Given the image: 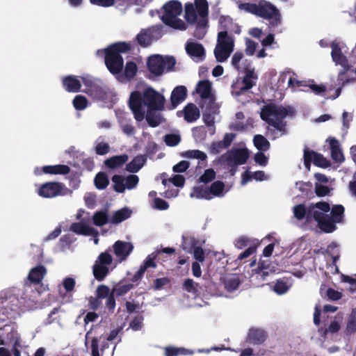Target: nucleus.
<instances>
[{"instance_id":"obj_1","label":"nucleus","mask_w":356,"mask_h":356,"mask_svg":"<svg viewBox=\"0 0 356 356\" xmlns=\"http://www.w3.org/2000/svg\"><path fill=\"white\" fill-rule=\"evenodd\" d=\"M344 208L341 204L330 209L327 202H317L306 207L300 204L293 207V215L298 220L305 219L307 222L314 220L325 232H332L336 229L335 223L340 222L343 217Z\"/></svg>"},{"instance_id":"obj_2","label":"nucleus","mask_w":356,"mask_h":356,"mask_svg":"<svg viewBox=\"0 0 356 356\" xmlns=\"http://www.w3.org/2000/svg\"><path fill=\"white\" fill-rule=\"evenodd\" d=\"M165 99L162 95L152 88H147L143 92H131L129 105L135 119L138 122L143 120L147 110H161Z\"/></svg>"},{"instance_id":"obj_3","label":"nucleus","mask_w":356,"mask_h":356,"mask_svg":"<svg viewBox=\"0 0 356 356\" xmlns=\"http://www.w3.org/2000/svg\"><path fill=\"white\" fill-rule=\"evenodd\" d=\"M291 113V108L275 104H266L262 107L260 113L261 118L274 128V129H268V131L274 134L273 138L286 134V123L284 120Z\"/></svg>"},{"instance_id":"obj_4","label":"nucleus","mask_w":356,"mask_h":356,"mask_svg":"<svg viewBox=\"0 0 356 356\" xmlns=\"http://www.w3.org/2000/svg\"><path fill=\"white\" fill-rule=\"evenodd\" d=\"M208 12L207 0H195V6L192 3H187L185 6V18L189 23H196L195 35L200 39L206 33Z\"/></svg>"},{"instance_id":"obj_5","label":"nucleus","mask_w":356,"mask_h":356,"mask_svg":"<svg viewBox=\"0 0 356 356\" xmlns=\"http://www.w3.org/2000/svg\"><path fill=\"white\" fill-rule=\"evenodd\" d=\"M131 48L130 43L119 42L111 44L108 48L97 51V56L104 58L105 64L112 74L119 73L123 66L121 53H125Z\"/></svg>"},{"instance_id":"obj_6","label":"nucleus","mask_w":356,"mask_h":356,"mask_svg":"<svg viewBox=\"0 0 356 356\" xmlns=\"http://www.w3.org/2000/svg\"><path fill=\"white\" fill-rule=\"evenodd\" d=\"M238 8L268 20L270 28H275L282 22L280 10L268 1L263 0L258 3H241Z\"/></svg>"},{"instance_id":"obj_7","label":"nucleus","mask_w":356,"mask_h":356,"mask_svg":"<svg viewBox=\"0 0 356 356\" xmlns=\"http://www.w3.org/2000/svg\"><path fill=\"white\" fill-rule=\"evenodd\" d=\"M81 79L86 88L84 92L92 98L105 104H113L116 102L115 92L104 85L100 80L89 75H84Z\"/></svg>"},{"instance_id":"obj_8","label":"nucleus","mask_w":356,"mask_h":356,"mask_svg":"<svg viewBox=\"0 0 356 356\" xmlns=\"http://www.w3.org/2000/svg\"><path fill=\"white\" fill-rule=\"evenodd\" d=\"M164 13L161 16L162 22L166 25L179 30H185V22L179 18L182 13V6L178 1H170L163 6Z\"/></svg>"},{"instance_id":"obj_9","label":"nucleus","mask_w":356,"mask_h":356,"mask_svg":"<svg viewBox=\"0 0 356 356\" xmlns=\"http://www.w3.org/2000/svg\"><path fill=\"white\" fill-rule=\"evenodd\" d=\"M235 39L229 31H222L218 33L217 44L214 49V55L218 62L223 63L227 60L234 51Z\"/></svg>"},{"instance_id":"obj_10","label":"nucleus","mask_w":356,"mask_h":356,"mask_svg":"<svg viewBox=\"0 0 356 356\" xmlns=\"http://www.w3.org/2000/svg\"><path fill=\"white\" fill-rule=\"evenodd\" d=\"M228 189L225 188V184L222 181H216L209 187L207 186L195 187L190 196L197 199L210 200L216 197H224Z\"/></svg>"},{"instance_id":"obj_11","label":"nucleus","mask_w":356,"mask_h":356,"mask_svg":"<svg viewBox=\"0 0 356 356\" xmlns=\"http://www.w3.org/2000/svg\"><path fill=\"white\" fill-rule=\"evenodd\" d=\"M104 332V329L99 324L92 325L86 332L85 344L87 345L88 341L91 340L92 356H102L100 351L103 352L108 347V344L104 341L100 346Z\"/></svg>"},{"instance_id":"obj_12","label":"nucleus","mask_w":356,"mask_h":356,"mask_svg":"<svg viewBox=\"0 0 356 356\" xmlns=\"http://www.w3.org/2000/svg\"><path fill=\"white\" fill-rule=\"evenodd\" d=\"M0 345L12 346L14 356H21L18 347L20 346V337L14 324L5 325L0 333Z\"/></svg>"},{"instance_id":"obj_13","label":"nucleus","mask_w":356,"mask_h":356,"mask_svg":"<svg viewBox=\"0 0 356 356\" xmlns=\"http://www.w3.org/2000/svg\"><path fill=\"white\" fill-rule=\"evenodd\" d=\"M175 63V59L172 56L153 55L148 58L147 67L152 74L159 76L165 71L172 70Z\"/></svg>"},{"instance_id":"obj_14","label":"nucleus","mask_w":356,"mask_h":356,"mask_svg":"<svg viewBox=\"0 0 356 356\" xmlns=\"http://www.w3.org/2000/svg\"><path fill=\"white\" fill-rule=\"evenodd\" d=\"M243 72L245 73V76L241 81H237L232 85V93L236 97H238L243 94L245 92L251 89L254 86L256 85L257 81V75L254 72V68L250 67Z\"/></svg>"},{"instance_id":"obj_15","label":"nucleus","mask_w":356,"mask_h":356,"mask_svg":"<svg viewBox=\"0 0 356 356\" xmlns=\"http://www.w3.org/2000/svg\"><path fill=\"white\" fill-rule=\"evenodd\" d=\"M330 47L332 49L331 57L332 61L336 66H340L341 68L338 74V79L342 81V76L350 70L352 66L349 64L346 56L343 54L339 42L337 40L332 42Z\"/></svg>"},{"instance_id":"obj_16","label":"nucleus","mask_w":356,"mask_h":356,"mask_svg":"<svg viewBox=\"0 0 356 356\" xmlns=\"http://www.w3.org/2000/svg\"><path fill=\"white\" fill-rule=\"evenodd\" d=\"M112 262L113 257L110 253H101L93 266V275L95 279L102 281L108 275Z\"/></svg>"},{"instance_id":"obj_17","label":"nucleus","mask_w":356,"mask_h":356,"mask_svg":"<svg viewBox=\"0 0 356 356\" xmlns=\"http://www.w3.org/2000/svg\"><path fill=\"white\" fill-rule=\"evenodd\" d=\"M38 296L39 292L33 286L26 284L14 299L18 302L19 307L31 309Z\"/></svg>"},{"instance_id":"obj_18","label":"nucleus","mask_w":356,"mask_h":356,"mask_svg":"<svg viewBox=\"0 0 356 356\" xmlns=\"http://www.w3.org/2000/svg\"><path fill=\"white\" fill-rule=\"evenodd\" d=\"M113 189L120 193H124L126 190L135 188L139 182V178L136 175H129L126 177L115 175L112 177Z\"/></svg>"},{"instance_id":"obj_19","label":"nucleus","mask_w":356,"mask_h":356,"mask_svg":"<svg viewBox=\"0 0 356 356\" xmlns=\"http://www.w3.org/2000/svg\"><path fill=\"white\" fill-rule=\"evenodd\" d=\"M69 190L58 182H47L42 184L38 189V194L44 198H52L58 195H65Z\"/></svg>"},{"instance_id":"obj_20","label":"nucleus","mask_w":356,"mask_h":356,"mask_svg":"<svg viewBox=\"0 0 356 356\" xmlns=\"http://www.w3.org/2000/svg\"><path fill=\"white\" fill-rule=\"evenodd\" d=\"M249 157V152L246 148H233L228 151L224 158L230 166L244 164Z\"/></svg>"},{"instance_id":"obj_21","label":"nucleus","mask_w":356,"mask_h":356,"mask_svg":"<svg viewBox=\"0 0 356 356\" xmlns=\"http://www.w3.org/2000/svg\"><path fill=\"white\" fill-rule=\"evenodd\" d=\"M200 105L203 111V120L210 127L211 134H213L215 133L214 120L216 115L219 113V106L216 102Z\"/></svg>"},{"instance_id":"obj_22","label":"nucleus","mask_w":356,"mask_h":356,"mask_svg":"<svg viewBox=\"0 0 356 356\" xmlns=\"http://www.w3.org/2000/svg\"><path fill=\"white\" fill-rule=\"evenodd\" d=\"M211 83L207 80L200 81L196 86V92L201 98L200 104L216 102L215 97L212 93Z\"/></svg>"},{"instance_id":"obj_23","label":"nucleus","mask_w":356,"mask_h":356,"mask_svg":"<svg viewBox=\"0 0 356 356\" xmlns=\"http://www.w3.org/2000/svg\"><path fill=\"white\" fill-rule=\"evenodd\" d=\"M115 113L118 124L122 132L127 136H134L135 134V128L131 124L130 115L121 109L115 110Z\"/></svg>"},{"instance_id":"obj_24","label":"nucleus","mask_w":356,"mask_h":356,"mask_svg":"<svg viewBox=\"0 0 356 356\" xmlns=\"http://www.w3.org/2000/svg\"><path fill=\"white\" fill-rule=\"evenodd\" d=\"M312 161L314 165L322 168H327L330 165V162L321 154L305 149L304 151V163L308 170H310Z\"/></svg>"},{"instance_id":"obj_25","label":"nucleus","mask_w":356,"mask_h":356,"mask_svg":"<svg viewBox=\"0 0 356 356\" xmlns=\"http://www.w3.org/2000/svg\"><path fill=\"white\" fill-rule=\"evenodd\" d=\"M113 249L118 260L122 262L131 253L134 246L129 242L118 241L113 244Z\"/></svg>"},{"instance_id":"obj_26","label":"nucleus","mask_w":356,"mask_h":356,"mask_svg":"<svg viewBox=\"0 0 356 356\" xmlns=\"http://www.w3.org/2000/svg\"><path fill=\"white\" fill-rule=\"evenodd\" d=\"M157 29L155 26L142 29L136 37V39L138 44L144 47L151 44V43L154 40L153 33Z\"/></svg>"},{"instance_id":"obj_27","label":"nucleus","mask_w":356,"mask_h":356,"mask_svg":"<svg viewBox=\"0 0 356 356\" xmlns=\"http://www.w3.org/2000/svg\"><path fill=\"white\" fill-rule=\"evenodd\" d=\"M186 51L187 54L193 58V60L199 61L202 60L204 49L202 44L193 41H188L186 44Z\"/></svg>"},{"instance_id":"obj_28","label":"nucleus","mask_w":356,"mask_h":356,"mask_svg":"<svg viewBox=\"0 0 356 356\" xmlns=\"http://www.w3.org/2000/svg\"><path fill=\"white\" fill-rule=\"evenodd\" d=\"M231 64L234 69L241 72L252 67L250 62L247 59H244L243 54L241 51H236L234 54Z\"/></svg>"},{"instance_id":"obj_29","label":"nucleus","mask_w":356,"mask_h":356,"mask_svg":"<svg viewBox=\"0 0 356 356\" xmlns=\"http://www.w3.org/2000/svg\"><path fill=\"white\" fill-rule=\"evenodd\" d=\"M184 120L188 122L196 121L200 116L199 108L194 104H188L182 111Z\"/></svg>"},{"instance_id":"obj_30","label":"nucleus","mask_w":356,"mask_h":356,"mask_svg":"<svg viewBox=\"0 0 356 356\" xmlns=\"http://www.w3.org/2000/svg\"><path fill=\"white\" fill-rule=\"evenodd\" d=\"M47 273V269L43 266L39 265L30 270L28 280L31 283L39 284Z\"/></svg>"},{"instance_id":"obj_31","label":"nucleus","mask_w":356,"mask_h":356,"mask_svg":"<svg viewBox=\"0 0 356 356\" xmlns=\"http://www.w3.org/2000/svg\"><path fill=\"white\" fill-rule=\"evenodd\" d=\"M241 178V184L243 186L245 185L252 179H254L256 181H264L269 179V177L267 175H266L264 171L261 170L255 172L245 171L242 175Z\"/></svg>"},{"instance_id":"obj_32","label":"nucleus","mask_w":356,"mask_h":356,"mask_svg":"<svg viewBox=\"0 0 356 356\" xmlns=\"http://www.w3.org/2000/svg\"><path fill=\"white\" fill-rule=\"evenodd\" d=\"M64 88L70 92H77L81 88V81L75 76H67L63 79Z\"/></svg>"},{"instance_id":"obj_33","label":"nucleus","mask_w":356,"mask_h":356,"mask_svg":"<svg viewBox=\"0 0 356 356\" xmlns=\"http://www.w3.org/2000/svg\"><path fill=\"white\" fill-rule=\"evenodd\" d=\"M186 88L185 86H180L176 87L171 94V103L172 108H176L181 102H182L186 97Z\"/></svg>"},{"instance_id":"obj_34","label":"nucleus","mask_w":356,"mask_h":356,"mask_svg":"<svg viewBox=\"0 0 356 356\" xmlns=\"http://www.w3.org/2000/svg\"><path fill=\"white\" fill-rule=\"evenodd\" d=\"M266 339V334L264 330L259 328H251L248 334V339L254 344H260Z\"/></svg>"},{"instance_id":"obj_35","label":"nucleus","mask_w":356,"mask_h":356,"mask_svg":"<svg viewBox=\"0 0 356 356\" xmlns=\"http://www.w3.org/2000/svg\"><path fill=\"white\" fill-rule=\"evenodd\" d=\"M132 213L131 209L127 207L122 208L115 211L110 217L109 222L112 224H119L121 222L128 219Z\"/></svg>"},{"instance_id":"obj_36","label":"nucleus","mask_w":356,"mask_h":356,"mask_svg":"<svg viewBox=\"0 0 356 356\" xmlns=\"http://www.w3.org/2000/svg\"><path fill=\"white\" fill-rule=\"evenodd\" d=\"M129 159L127 154L114 156L104 161L105 165L110 169H115L122 166Z\"/></svg>"},{"instance_id":"obj_37","label":"nucleus","mask_w":356,"mask_h":356,"mask_svg":"<svg viewBox=\"0 0 356 356\" xmlns=\"http://www.w3.org/2000/svg\"><path fill=\"white\" fill-rule=\"evenodd\" d=\"M330 146L332 159L336 162L342 163L344 161V156L338 140L334 138L330 139Z\"/></svg>"},{"instance_id":"obj_38","label":"nucleus","mask_w":356,"mask_h":356,"mask_svg":"<svg viewBox=\"0 0 356 356\" xmlns=\"http://www.w3.org/2000/svg\"><path fill=\"white\" fill-rule=\"evenodd\" d=\"M42 171L44 174L67 175L70 169L66 165H44L42 166Z\"/></svg>"},{"instance_id":"obj_39","label":"nucleus","mask_w":356,"mask_h":356,"mask_svg":"<svg viewBox=\"0 0 356 356\" xmlns=\"http://www.w3.org/2000/svg\"><path fill=\"white\" fill-rule=\"evenodd\" d=\"M146 159L144 156H137L126 165V170L129 172H137L144 165Z\"/></svg>"},{"instance_id":"obj_40","label":"nucleus","mask_w":356,"mask_h":356,"mask_svg":"<svg viewBox=\"0 0 356 356\" xmlns=\"http://www.w3.org/2000/svg\"><path fill=\"white\" fill-rule=\"evenodd\" d=\"M159 110H147L146 120L153 127L159 126L163 122V117L157 112Z\"/></svg>"},{"instance_id":"obj_41","label":"nucleus","mask_w":356,"mask_h":356,"mask_svg":"<svg viewBox=\"0 0 356 356\" xmlns=\"http://www.w3.org/2000/svg\"><path fill=\"white\" fill-rule=\"evenodd\" d=\"M70 229L76 234L83 235H91L94 232L92 227L83 222L72 223Z\"/></svg>"},{"instance_id":"obj_42","label":"nucleus","mask_w":356,"mask_h":356,"mask_svg":"<svg viewBox=\"0 0 356 356\" xmlns=\"http://www.w3.org/2000/svg\"><path fill=\"white\" fill-rule=\"evenodd\" d=\"M259 244V241L257 238H250L247 236H241L238 238L234 243L236 248L238 249H242L245 247H250L254 245L257 247Z\"/></svg>"},{"instance_id":"obj_43","label":"nucleus","mask_w":356,"mask_h":356,"mask_svg":"<svg viewBox=\"0 0 356 356\" xmlns=\"http://www.w3.org/2000/svg\"><path fill=\"white\" fill-rule=\"evenodd\" d=\"M297 87H306L308 86L316 95H321L325 91V87L323 86H318L314 83L313 80L296 81Z\"/></svg>"},{"instance_id":"obj_44","label":"nucleus","mask_w":356,"mask_h":356,"mask_svg":"<svg viewBox=\"0 0 356 356\" xmlns=\"http://www.w3.org/2000/svg\"><path fill=\"white\" fill-rule=\"evenodd\" d=\"M184 289L194 296H198L202 291V286L192 279H186L183 284Z\"/></svg>"},{"instance_id":"obj_45","label":"nucleus","mask_w":356,"mask_h":356,"mask_svg":"<svg viewBox=\"0 0 356 356\" xmlns=\"http://www.w3.org/2000/svg\"><path fill=\"white\" fill-rule=\"evenodd\" d=\"M193 354V350L186 349L184 348H176L171 346L165 348V356H179Z\"/></svg>"},{"instance_id":"obj_46","label":"nucleus","mask_w":356,"mask_h":356,"mask_svg":"<svg viewBox=\"0 0 356 356\" xmlns=\"http://www.w3.org/2000/svg\"><path fill=\"white\" fill-rule=\"evenodd\" d=\"M94 183L97 189L103 190L108 186L109 180L105 172H100L95 176Z\"/></svg>"},{"instance_id":"obj_47","label":"nucleus","mask_w":356,"mask_h":356,"mask_svg":"<svg viewBox=\"0 0 356 356\" xmlns=\"http://www.w3.org/2000/svg\"><path fill=\"white\" fill-rule=\"evenodd\" d=\"M344 332L346 334H351L356 332V308L352 310L347 320Z\"/></svg>"},{"instance_id":"obj_48","label":"nucleus","mask_w":356,"mask_h":356,"mask_svg":"<svg viewBox=\"0 0 356 356\" xmlns=\"http://www.w3.org/2000/svg\"><path fill=\"white\" fill-rule=\"evenodd\" d=\"M254 145L260 152H264L269 149L270 143L261 135H256L253 139Z\"/></svg>"},{"instance_id":"obj_49","label":"nucleus","mask_w":356,"mask_h":356,"mask_svg":"<svg viewBox=\"0 0 356 356\" xmlns=\"http://www.w3.org/2000/svg\"><path fill=\"white\" fill-rule=\"evenodd\" d=\"M240 280L238 277L232 275L225 279V288L227 291L232 292L236 290L239 286Z\"/></svg>"},{"instance_id":"obj_50","label":"nucleus","mask_w":356,"mask_h":356,"mask_svg":"<svg viewBox=\"0 0 356 356\" xmlns=\"http://www.w3.org/2000/svg\"><path fill=\"white\" fill-rule=\"evenodd\" d=\"M182 156L187 159H196L202 161H206L207 156V154L198 149H192L184 152Z\"/></svg>"},{"instance_id":"obj_51","label":"nucleus","mask_w":356,"mask_h":356,"mask_svg":"<svg viewBox=\"0 0 356 356\" xmlns=\"http://www.w3.org/2000/svg\"><path fill=\"white\" fill-rule=\"evenodd\" d=\"M133 286L132 284H118L113 287L112 292L116 296H122L128 293Z\"/></svg>"},{"instance_id":"obj_52","label":"nucleus","mask_w":356,"mask_h":356,"mask_svg":"<svg viewBox=\"0 0 356 356\" xmlns=\"http://www.w3.org/2000/svg\"><path fill=\"white\" fill-rule=\"evenodd\" d=\"M107 213L105 211H97L93 216V222L97 226H102L109 222Z\"/></svg>"},{"instance_id":"obj_53","label":"nucleus","mask_w":356,"mask_h":356,"mask_svg":"<svg viewBox=\"0 0 356 356\" xmlns=\"http://www.w3.org/2000/svg\"><path fill=\"white\" fill-rule=\"evenodd\" d=\"M290 288V284L287 280H279L277 281L274 286V291L279 295H282L286 293Z\"/></svg>"},{"instance_id":"obj_54","label":"nucleus","mask_w":356,"mask_h":356,"mask_svg":"<svg viewBox=\"0 0 356 356\" xmlns=\"http://www.w3.org/2000/svg\"><path fill=\"white\" fill-rule=\"evenodd\" d=\"M95 152L99 155H104L109 152L110 146L109 145L99 139L95 141Z\"/></svg>"},{"instance_id":"obj_55","label":"nucleus","mask_w":356,"mask_h":356,"mask_svg":"<svg viewBox=\"0 0 356 356\" xmlns=\"http://www.w3.org/2000/svg\"><path fill=\"white\" fill-rule=\"evenodd\" d=\"M159 254V252L156 251L149 254L144 260L142 266L145 267L146 269H148L149 268H155L156 267V263L155 262V259Z\"/></svg>"},{"instance_id":"obj_56","label":"nucleus","mask_w":356,"mask_h":356,"mask_svg":"<svg viewBox=\"0 0 356 356\" xmlns=\"http://www.w3.org/2000/svg\"><path fill=\"white\" fill-rule=\"evenodd\" d=\"M73 105L76 110H83L88 106V100L83 95H76L73 100Z\"/></svg>"},{"instance_id":"obj_57","label":"nucleus","mask_w":356,"mask_h":356,"mask_svg":"<svg viewBox=\"0 0 356 356\" xmlns=\"http://www.w3.org/2000/svg\"><path fill=\"white\" fill-rule=\"evenodd\" d=\"M138 68L135 63L127 62L125 65L124 74L127 79L134 78L137 72Z\"/></svg>"},{"instance_id":"obj_58","label":"nucleus","mask_w":356,"mask_h":356,"mask_svg":"<svg viewBox=\"0 0 356 356\" xmlns=\"http://www.w3.org/2000/svg\"><path fill=\"white\" fill-rule=\"evenodd\" d=\"M216 178V172L213 169H207L200 177L199 181L203 183H209Z\"/></svg>"},{"instance_id":"obj_59","label":"nucleus","mask_w":356,"mask_h":356,"mask_svg":"<svg viewBox=\"0 0 356 356\" xmlns=\"http://www.w3.org/2000/svg\"><path fill=\"white\" fill-rule=\"evenodd\" d=\"M167 182H172L175 186L182 187L185 182V179L182 175H177L168 180H163V184L165 186Z\"/></svg>"},{"instance_id":"obj_60","label":"nucleus","mask_w":356,"mask_h":356,"mask_svg":"<svg viewBox=\"0 0 356 356\" xmlns=\"http://www.w3.org/2000/svg\"><path fill=\"white\" fill-rule=\"evenodd\" d=\"M180 136L177 134H168L165 136L164 141L168 146H175L180 142Z\"/></svg>"},{"instance_id":"obj_61","label":"nucleus","mask_w":356,"mask_h":356,"mask_svg":"<svg viewBox=\"0 0 356 356\" xmlns=\"http://www.w3.org/2000/svg\"><path fill=\"white\" fill-rule=\"evenodd\" d=\"M258 44L253 40L247 38L245 40V54L248 56H252L254 54Z\"/></svg>"},{"instance_id":"obj_62","label":"nucleus","mask_w":356,"mask_h":356,"mask_svg":"<svg viewBox=\"0 0 356 356\" xmlns=\"http://www.w3.org/2000/svg\"><path fill=\"white\" fill-rule=\"evenodd\" d=\"M84 200L86 205L90 209L94 208L96 205V195L94 193H86L84 195Z\"/></svg>"},{"instance_id":"obj_63","label":"nucleus","mask_w":356,"mask_h":356,"mask_svg":"<svg viewBox=\"0 0 356 356\" xmlns=\"http://www.w3.org/2000/svg\"><path fill=\"white\" fill-rule=\"evenodd\" d=\"M143 317L142 316L134 318L129 324V327L134 331L140 330L143 326Z\"/></svg>"},{"instance_id":"obj_64","label":"nucleus","mask_w":356,"mask_h":356,"mask_svg":"<svg viewBox=\"0 0 356 356\" xmlns=\"http://www.w3.org/2000/svg\"><path fill=\"white\" fill-rule=\"evenodd\" d=\"M111 294L109 288L105 285H101L97 289V296L98 299L107 298Z\"/></svg>"}]
</instances>
